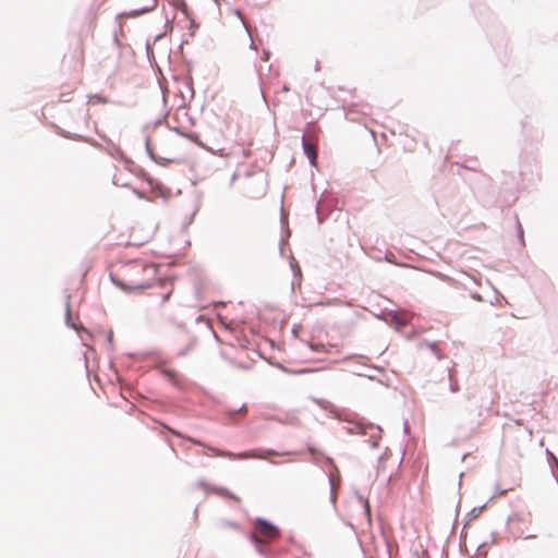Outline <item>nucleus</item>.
I'll list each match as a JSON object with an SVG mask.
<instances>
[{
  "label": "nucleus",
  "instance_id": "nucleus-1",
  "mask_svg": "<svg viewBox=\"0 0 558 558\" xmlns=\"http://www.w3.org/2000/svg\"><path fill=\"white\" fill-rule=\"evenodd\" d=\"M157 277V268L153 264L141 260L126 263L121 268L119 278L114 283L125 291H138L148 289Z\"/></svg>",
  "mask_w": 558,
  "mask_h": 558
},
{
  "label": "nucleus",
  "instance_id": "nucleus-2",
  "mask_svg": "<svg viewBox=\"0 0 558 558\" xmlns=\"http://www.w3.org/2000/svg\"><path fill=\"white\" fill-rule=\"evenodd\" d=\"M167 428L171 434L175 435L177 437L186 439L194 445L203 446L204 448H206V450L203 452V454H205V456L222 457V458H229V459H233V460H245V459H268L270 456L274 454V452L271 450H251V451H245V452H241V453L223 451L218 448L207 446L198 439L183 435L179 430L172 429L170 427H167Z\"/></svg>",
  "mask_w": 558,
  "mask_h": 558
},
{
  "label": "nucleus",
  "instance_id": "nucleus-3",
  "mask_svg": "<svg viewBox=\"0 0 558 558\" xmlns=\"http://www.w3.org/2000/svg\"><path fill=\"white\" fill-rule=\"evenodd\" d=\"M255 525L256 532L265 542H271L280 536L279 529L264 519H257Z\"/></svg>",
  "mask_w": 558,
  "mask_h": 558
},
{
  "label": "nucleus",
  "instance_id": "nucleus-4",
  "mask_svg": "<svg viewBox=\"0 0 558 558\" xmlns=\"http://www.w3.org/2000/svg\"><path fill=\"white\" fill-rule=\"evenodd\" d=\"M387 322L390 325L395 326L396 329H401L408 324L409 318H408L407 314L389 313L387 315Z\"/></svg>",
  "mask_w": 558,
  "mask_h": 558
},
{
  "label": "nucleus",
  "instance_id": "nucleus-5",
  "mask_svg": "<svg viewBox=\"0 0 558 558\" xmlns=\"http://www.w3.org/2000/svg\"><path fill=\"white\" fill-rule=\"evenodd\" d=\"M303 147H304V153L308 157L311 162L315 163V160L317 158L316 147L313 144L306 142L305 140L303 141Z\"/></svg>",
  "mask_w": 558,
  "mask_h": 558
},
{
  "label": "nucleus",
  "instance_id": "nucleus-6",
  "mask_svg": "<svg viewBox=\"0 0 558 558\" xmlns=\"http://www.w3.org/2000/svg\"><path fill=\"white\" fill-rule=\"evenodd\" d=\"M136 232H137V228L135 227V228H133L132 236H133V240L137 244H143L145 242H148L153 238V235H154V230H149L144 235H141V236H137Z\"/></svg>",
  "mask_w": 558,
  "mask_h": 558
},
{
  "label": "nucleus",
  "instance_id": "nucleus-7",
  "mask_svg": "<svg viewBox=\"0 0 558 558\" xmlns=\"http://www.w3.org/2000/svg\"><path fill=\"white\" fill-rule=\"evenodd\" d=\"M265 193H266L265 182H264V180H262L260 187L258 189V191H256V192L254 193L253 197H260V196H263Z\"/></svg>",
  "mask_w": 558,
  "mask_h": 558
},
{
  "label": "nucleus",
  "instance_id": "nucleus-8",
  "mask_svg": "<svg viewBox=\"0 0 558 558\" xmlns=\"http://www.w3.org/2000/svg\"><path fill=\"white\" fill-rule=\"evenodd\" d=\"M258 535H259V534L256 532V533H253V534H252V536H251L252 541H253L255 544H259V543L265 542V541H264V538H263V537L260 538Z\"/></svg>",
  "mask_w": 558,
  "mask_h": 558
},
{
  "label": "nucleus",
  "instance_id": "nucleus-9",
  "mask_svg": "<svg viewBox=\"0 0 558 558\" xmlns=\"http://www.w3.org/2000/svg\"><path fill=\"white\" fill-rule=\"evenodd\" d=\"M172 294V289H170L168 292L163 293L161 296V303H166L169 301L170 296Z\"/></svg>",
  "mask_w": 558,
  "mask_h": 558
},
{
  "label": "nucleus",
  "instance_id": "nucleus-10",
  "mask_svg": "<svg viewBox=\"0 0 558 558\" xmlns=\"http://www.w3.org/2000/svg\"><path fill=\"white\" fill-rule=\"evenodd\" d=\"M228 496L236 501H240V498L234 495L228 494Z\"/></svg>",
  "mask_w": 558,
  "mask_h": 558
},
{
  "label": "nucleus",
  "instance_id": "nucleus-11",
  "mask_svg": "<svg viewBox=\"0 0 558 558\" xmlns=\"http://www.w3.org/2000/svg\"><path fill=\"white\" fill-rule=\"evenodd\" d=\"M167 375L172 378V377H174L175 374H174V372H167Z\"/></svg>",
  "mask_w": 558,
  "mask_h": 558
}]
</instances>
